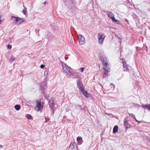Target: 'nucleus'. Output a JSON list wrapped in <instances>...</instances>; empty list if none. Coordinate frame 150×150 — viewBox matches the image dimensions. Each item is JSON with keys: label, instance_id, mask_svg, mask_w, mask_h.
Wrapping results in <instances>:
<instances>
[{"label": "nucleus", "instance_id": "obj_8", "mask_svg": "<svg viewBox=\"0 0 150 150\" xmlns=\"http://www.w3.org/2000/svg\"><path fill=\"white\" fill-rule=\"evenodd\" d=\"M50 107L51 108L52 114L53 115L54 113V111L57 107V105L56 104H54V103L49 104Z\"/></svg>", "mask_w": 150, "mask_h": 150}, {"label": "nucleus", "instance_id": "obj_9", "mask_svg": "<svg viewBox=\"0 0 150 150\" xmlns=\"http://www.w3.org/2000/svg\"><path fill=\"white\" fill-rule=\"evenodd\" d=\"M47 84L45 81L42 82L41 84V88L43 92H44L45 91L47 88Z\"/></svg>", "mask_w": 150, "mask_h": 150}, {"label": "nucleus", "instance_id": "obj_36", "mask_svg": "<svg viewBox=\"0 0 150 150\" xmlns=\"http://www.w3.org/2000/svg\"><path fill=\"white\" fill-rule=\"evenodd\" d=\"M147 10L149 11H150V9L149 8H148L147 9Z\"/></svg>", "mask_w": 150, "mask_h": 150}, {"label": "nucleus", "instance_id": "obj_20", "mask_svg": "<svg viewBox=\"0 0 150 150\" xmlns=\"http://www.w3.org/2000/svg\"><path fill=\"white\" fill-rule=\"evenodd\" d=\"M76 109H80V110H81L83 109L82 108H81V106L78 104L76 105Z\"/></svg>", "mask_w": 150, "mask_h": 150}, {"label": "nucleus", "instance_id": "obj_21", "mask_svg": "<svg viewBox=\"0 0 150 150\" xmlns=\"http://www.w3.org/2000/svg\"><path fill=\"white\" fill-rule=\"evenodd\" d=\"M26 11H27L26 8L25 7L24 8L23 10L22 11V12L24 15H25L26 13Z\"/></svg>", "mask_w": 150, "mask_h": 150}, {"label": "nucleus", "instance_id": "obj_29", "mask_svg": "<svg viewBox=\"0 0 150 150\" xmlns=\"http://www.w3.org/2000/svg\"><path fill=\"white\" fill-rule=\"evenodd\" d=\"M73 76L75 78H77L78 77V76L76 74H73Z\"/></svg>", "mask_w": 150, "mask_h": 150}, {"label": "nucleus", "instance_id": "obj_38", "mask_svg": "<svg viewBox=\"0 0 150 150\" xmlns=\"http://www.w3.org/2000/svg\"><path fill=\"white\" fill-rule=\"evenodd\" d=\"M0 147H2V146L1 145H0Z\"/></svg>", "mask_w": 150, "mask_h": 150}, {"label": "nucleus", "instance_id": "obj_19", "mask_svg": "<svg viewBox=\"0 0 150 150\" xmlns=\"http://www.w3.org/2000/svg\"><path fill=\"white\" fill-rule=\"evenodd\" d=\"M81 139H82V137H78L77 138V141L79 142H81V141H82Z\"/></svg>", "mask_w": 150, "mask_h": 150}, {"label": "nucleus", "instance_id": "obj_31", "mask_svg": "<svg viewBox=\"0 0 150 150\" xmlns=\"http://www.w3.org/2000/svg\"><path fill=\"white\" fill-rule=\"evenodd\" d=\"M12 47V46L11 45H7V48L9 49H11Z\"/></svg>", "mask_w": 150, "mask_h": 150}, {"label": "nucleus", "instance_id": "obj_11", "mask_svg": "<svg viewBox=\"0 0 150 150\" xmlns=\"http://www.w3.org/2000/svg\"><path fill=\"white\" fill-rule=\"evenodd\" d=\"M123 68L124 71H129V67L128 65H127L125 62H124L123 64Z\"/></svg>", "mask_w": 150, "mask_h": 150}, {"label": "nucleus", "instance_id": "obj_40", "mask_svg": "<svg viewBox=\"0 0 150 150\" xmlns=\"http://www.w3.org/2000/svg\"><path fill=\"white\" fill-rule=\"evenodd\" d=\"M149 1H150V0H149Z\"/></svg>", "mask_w": 150, "mask_h": 150}, {"label": "nucleus", "instance_id": "obj_25", "mask_svg": "<svg viewBox=\"0 0 150 150\" xmlns=\"http://www.w3.org/2000/svg\"><path fill=\"white\" fill-rule=\"evenodd\" d=\"M128 119L127 117V118H125L124 119V124H127V123H128Z\"/></svg>", "mask_w": 150, "mask_h": 150}, {"label": "nucleus", "instance_id": "obj_34", "mask_svg": "<svg viewBox=\"0 0 150 150\" xmlns=\"http://www.w3.org/2000/svg\"><path fill=\"white\" fill-rule=\"evenodd\" d=\"M71 2L72 3V4H73V5L74 4V1L73 0H71Z\"/></svg>", "mask_w": 150, "mask_h": 150}, {"label": "nucleus", "instance_id": "obj_37", "mask_svg": "<svg viewBox=\"0 0 150 150\" xmlns=\"http://www.w3.org/2000/svg\"><path fill=\"white\" fill-rule=\"evenodd\" d=\"M46 1L44 3V4H46Z\"/></svg>", "mask_w": 150, "mask_h": 150}, {"label": "nucleus", "instance_id": "obj_2", "mask_svg": "<svg viewBox=\"0 0 150 150\" xmlns=\"http://www.w3.org/2000/svg\"><path fill=\"white\" fill-rule=\"evenodd\" d=\"M101 62L103 66V68L104 69H106L107 71L109 70V66L108 64L107 58L105 57L102 58L101 59Z\"/></svg>", "mask_w": 150, "mask_h": 150}, {"label": "nucleus", "instance_id": "obj_17", "mask_svg": "<svg viewBox=\"0 0 150 150\" xmlns=\"http://www.w3.org/2000/svg\"><path fill=\"white\" fill-rule=\"evenodd\" d=\"M81 92L83 93V94L86 96L87 97H88V93L86 91H84V90H83L82 91H81Z\"/></svg>", "mask_w": 150, "mask_h": 150}, {"label": "nucleus", "instance_id": "obj_12", "mask_svg": "<svg viewBox=\"0 0 150 150\" xmlns=\"http://www.w3.org/2000/svg\"><path fill=\"white\" fill-rule=\"evenodd\" d=\"M77 145L76 144L75 142H74L73 143L71 144H70V145L69 146V149H74L75 147L76 148H77Z\"/></svg>", "mask_w": 150, "mask_h": 150}, {"label": "nucleus", "instance_id": "obj_4", "mask_svg": "<svg viewBox=\"0 0 150 150\" xmlns=\"http://www.w3.org/2000/svg\"><path fill=\"white\" fill-rule=\"evenodd\" d=\"M98 38L99 43L101 45L103 44L105 38V36L103 35V34L102 33H99L98 35Z\"/></svg>", "mask_w": 150, "mask_h": 150}, {"label": "nucleus", "instance_id": "obj_5", "mask_svg": "<svg viewBox=\"0 0 150 150\" xmlns=\"http://www.w3.org/2000/svg\"><path fill=\"white\" fill-rule=\"evenodd\" d=\"M36 102L37 105L35 107V109H37L38 111H39L41 109H42L43 106L41 103V100L39 101L38 100H37Z\"/></svg>", "mask_w": 150, "mask_h": 150}, {"label": "nucleus", "instance_id": "obj_24", "mask_svg": "<svg viewBox=\"0 0 150 150\" xmlns=\"http://www.w3.org/2000/svg\"><path fill=\"white\" fill-rule=\"evenodd\" d=\"M48 101L50 104H51L54 103V100H53L52 98H51V99H49Z\"/></svg>", "mask_w": 150, "mask_h": 150}, {"label": "nucleus", "instance_id": "obj_7", "mask_svg": "<svg viewBox=\"0 0 150 150\" xmlns=\"http://www.w3.org/2000/svg\"><path fill=\"white\" fill-rule=\"evenodd\" d=\"M78 38L80 44L83 45L85 43V40L83 36L81 35H79L78 36Z\"/></svg>", "mask_w": 150, "mask_h": 150}, {"label": "nucleus", "instance_id": "obj_39", "mask_svg": "<svg viewBox=\"0 0 150 150\" xmlns=\"http://www.w3.org/2000/svg\"><path fill=\"white\" fill-rule=\"evenodd\" d=\"M118 38H119L120 40H121L120 38H119V37H118Z\"/></svg>", "mask_w": 150, "mask_h": 150}, {"label": "nucleus", "instance_id": "obj_33", "mask_svg": "<svg viewBox=\"0 0 150 150\" xmlns=\"http://www.w3.org/2000/svg\"><path fill=\"white\" fill-rule=\"evenodd\" d=\"M44 67H45V65L43 64H41V65H40V68L42 69H43V68Z\"/></svg>", "mask_w": 150, "mask_h": 150}, {"label": "nucleus", "instance_id": "obj_10", "mask_svg": "<svg viewBox=\"0 0 150 150\" xmlns=\"http://www.w3.org/2000/svg\"><path fill=\"white\" fill-rule=\"evenodd\" d=\"M109 70L108 71L106 70V69H104L103 73V78H105L108 76V72L110 71V67H109Z\"/></svg>", "mask_w": 150, "mask_h": 150}, {"label": "nucleus", "instance_id": "obj_27", "mask_svg": "<svg viewBox=\"0 0 150 150\" xmlns=\"http://www.w3.org/2000/svg\"><path fill=\"white\" fill-rule=\"evenodd\" d=\"M15 57H13V56H11L10 58V60L11 61H13L15 60Z\"/></svg>", "mask_w": 150, "mask_h": 150}, {"label": "nucleus", "instance_id": "obj_13", "mask_svg": "<svg viewBox=\"0 0 150 150\" xmlns=\"http://www.w3.org/2000/svg\"><path fill=\"white\" fill-rule=\"evenodd\" d=\"M108 16L110 18H111L112 21L113 20V18H115L114 15V14L111 11H108Z\"/></svg>", "mask_w": 150, "mask_h": 150}, {"label": "nucleus", "instance_id": "obj_28", "mask_svg": "<svg viewBox=\"0 0 150 150\" xmlns=\"http://www.w3.org/2000/svg\"><path fill=\"white\" fill-rule=\"evenodd\" d=\"M27 118L28 119H31L32 118L31 116L30 115L28 114L27 115Z\"/></svg>", "mask_w": 150, "mask_h": 150}, {"label": "nucleus", "instance_id": "obj_16", "mask_svg": "<svg viewBox=\"0 0 150 150\" xmlns=\"http://www.w3.org/2000/svg\"><path fill=\"white\" fill-rule=\"evenodd\" d=\"M118 126L117 125H115L113 129V133L114 134H115L116 133L117 131H118Z\"/></svg>", "mask_w": 150, "mask_h": 150}, {"label": "nucleus", "instance_id": "obj_15", "mask_svg": "<svg viewBox=\"0 0 150 150\" xmlns=\"http://www.w3.org/2000/svg\"><path fill=\"white\" fill-rule=\"evenodd\" d=\"M128 114L130 116H131L133 119H134V120H135L137 122L139 123L141 122V121H139L136 119L134 115L133 114L128 113Z\"/></svg>", "mask_w": 150, "mask_h": 150}, {"label": "nucleus", "instance_id": "obj_32", "mask_svg": "<svg viewBox=\"0 0 150 150\" xmlns=\"http://www.w3.org/2000/svg\"><path fill=\"white\" fill-rule=\"evenodd\" d=\"M49 120V119L48 118H45V122H47Z\"/></svg>", "mask_w": 150, "mask_h": 150}, {"label": "nucleus", "instance_id": "obj_18", "mask_svg": "<svg viewBox=\"0 0 150 150\" xmlns=\"http://www.w3.org/2000/svg\"><path fill=\"white\" fill-rule=\"evenodd\" d=\"M14 108L16 110H20L21 106L20 105H16L15 106Z\"/></svg>", "mask_w": 150, "mask_h": 150}, {"label": "nucleus", "instance_id": "obj_26", "mask_svg": "<svg viewBox=\"0 0 150 150\" xmlns=\"http://www.w3.org/2000/svg\"><path fill=\"white\" fill-rule=\"evenodd\" d=\"M42 93L43 95L44 96V97H45L46 99H47L49 98L48 96L45 94V92H43Z\"/></svg>", "mask_w": 150, "mask_h": 150}, {"label": "nucleus", "instance_id": "obj_35", "mask_svg": "<svg viewBox=\"0 0 150 150\" xmlns=\"http://www.w3.org/2000/svg\"><path fill=\"white\" fill-rule=\"evenodd\" d=\"M20 73L21 74H22L23 73V71L22 70L20 71Z\"/></svg>", "mask_w": 150, "mask_h": 150}, {"label": "nucleus", "instance_id": "obj_3", "mask_svg": "<svg viewBox=\"0 0 150 150\" xmlns=\"http://www.w3.org/2000/svg\"><path fill=\"white\" fill-rule=\"evenodd\" d=\"M11 20L15 22L16 23L19 25L23 22L24 21L23 18H20L19 17H16L12 16L11 17Z\"/></svg>", "mask_w": 150, "mask_h": 150}, {"label": "nucleus", "instance_id": "obj_23", "mask_svg": "<svg viewBox=\"0 0 150 150\" xmlns=\"http://www.w3.org/2000/svg\"><path fill=\"white\" fill-rule=\"evenodd\" d=\"M125 125L126 127V129L129 128L131 127L130 125V124H129L128 123L125 124Z\"/></svg>", "mask_w": 150, "mask_h": 150}, {"label": "nucleus", "instance_id": "obj_22", "mask_svg": "<svg viewBox=\"0 0 150 150\" xmlns=\"http://www.w3.org/2000/svg\"><path fill=\"white\" fill-rule=\"evenodd\" d=\"M112 21L114 22L117 23L118 24H119L120 21L119 20H116L115 18H113Z\"/></svg>", "mask_w": 150, "mask_h": 150}, {"label": "nucleus", "instance_id": "obj_6", "mask_svg": "<svg viewBox=\"0 0 150 150\" xmlns=\"http://www.w3.org/2000/svg\"><path fill=\"white\" fill-rule=\"evenodd\" d=\"M77 86L80 91H82L84 90L83 83L79 80H77Z\"/></svg>", "mask_w": 150, "mask_h": 150}, {"label": "nucleus", "instance_id": "obj_1", "mask_svg": "<svg viewBox=\"0 0 150 150\" xmlns=\"http://www.w3.org/2000/svg\"><path fill=\"white\" fill-rule=\"evenodd\" d=\"M62 67L63 73L68 77H70L72 74L70 70L71 69V68L65 64H62Z\"/></svg>", "mask_w": 150, "mask_h": 150}, {"label": "nucleus", "instance_id": "obj_30", "mask_svg": "<svg viewBox=\"0 0 150 150\" xmlns=\"http://www.w3.org/2000/svg\"><path fill=\"white\" fill-rule=\"evenodd\" d=\"M84 69V68L83 67L79 69V70L81 72H82L83 71Z\"/></svg>", "mask_w": 150, "mask_h": 150}, {"label": "nucleus", "instance_id": "obj_14", "mask_svg": "<svg viewBox=\"0 0 150 150\" xmlns=\"http://www.w3.org/2000/svg\"><path fill=\"white\" fill-rule=\"evenodd\" d=\"M142 107L145 109H147L149 110H150V104L147 105H142Z\"/></svg>", "mask_w": 150, "mask_h": 150}]
</instances>
